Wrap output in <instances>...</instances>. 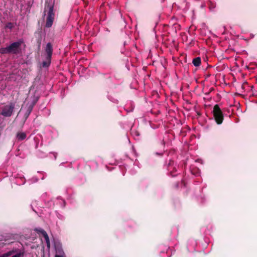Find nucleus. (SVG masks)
<instances>
[{
  "label": "nucleus",
  "instance_id": "f257e3e1",
  "mask_svg": "<svg viewBox=\"0 0 257 257\" xmlns=\"http://www.w3.org/2000/svg\"><path fill=\"white\" fill-rule=\"evenodd\" d=\"M23 40H19L11 44L9 46L0 48V53L2 54H13L17 55L21 52V45Z\"/></svg>",
  "mask_w": 257,
  "mask_h": 257
},
{
  "label": "nucleus",
  "instance_id": "ddd939ff",
  "mask_svg": "<svg viewBox=\"0 0 257 257\" xmlns=\"http://www.w3.org/2000/svg\"><path fill=\"white\" fill-rule=\"evenodd\" d=\"M15 252H16V249H13L7 252L6 253L2 254V255H0V257H9V256H11L13 254H14V253H15Z\"/></svg>",
  "mask_w": 257,
  "mask_h": 257
},
{
  "label": "nucleus",
  "instance_id": "2eb2a0df",
  "mask_svg": "<svg viewBox=\"0 0 257 257\" xmlns=\"http://www.w3.org/2000/svg\"><path fill=\"white\" fill-rule=\"evenodd\" d=\"M208 7L210 10H212L215 8L216 5L211 2H209Z\"/></svg>",
  "mask_w": 257,
  "mask_h": 257
},
{
  "label": "nucleus",
  "instance_id": "aec40b11",
  "mask_svg": "<svg viewBox=\"0 0 257 257\" xmlns=\"http://www.w3.org/2000/svg\"><path fill=\"white\" fill-rule=\"evenodd\" d=\"M12 25V23H10L8 24V25L7 26V27H9V28H11Z\"/></svg>",
  "mask_w": 257,
  "mask_h": 257
},
{
  "label": "nucleus",
  "instance_id": "423d86ee",
  "mask_svg": "<svg viewBox=\"0 0 257 257\" xmlns=\"http://www.w3.org/2000/svg\"><path fill=\"white\" fill-rule=\"evenodd\" d=\"M45 51L46 53L45 57H47L48 58H52L53 52V46L51 43H47L45 49Z\"/></svg>",
  "mask_w": 257,
  "mask_h": 257
},
{
  "label": "nucleus",
  "instance_id": "39448f33",
  "mask_svg": "<svg viewBox=\"0 0 257 257\" xmlns=\"http://www.w3.org/2000/svg\"><path fill=\"white\" fill-rule=\"evenodd\" d=\"M167 169L169 171V174L172 177H175L176 176V174H173L174 172L176 171V169L174 167V161L170 160L167 164Z\"/></svg>",
  "mask_w": 257,
  "mask_h": 257
},
{
  "label": "nucleus",
  "instance_id": "9b49d317",
  "mask_svg": "<svg viewBox=\"0 0 257 257\" xmlns=\"http://www.w3.org/2000/svg\"><path fill=\"white\" fill-rule=\"evenodd\" d=\"M192 63L196 67L200 66L201 64V58L199 57L194 58L192 60Z\"/></svg>",
  "mask_w": 257,
  "mask_h": 257
},
{
  "label": "nucleus",
  "instance_id": "f3484780",
  "mask_svg": "<svg viewBox=\"0 0 257 257\" xmlns=\"http://www.w3.org/2000/svg\"><path fill=\"white\" fill-rule=\"evenodd\" d=\"M65 254H56L55 257H65Z\"/></svg>",
  "mask_w": 257,
  "mask_h": 257
},
{
  "label": "nucleus",
  "instance_id": "9d476101",
  "mask_svg": "<svg viewBox=\"0 0 257 257\" xmlns=\"http://www.w3.org/2000/svg\"><path fill=\"white\" fill-rule=\"evenodd\" d=\"M26 134L24 132H19L17 134V139L19 141L25 140L26 138Z\"/></svg>",
  "mask_w": 257,
  "mask_h": 257
},
{
  "label": "nucleus",
  "instance_id": "6ab92c4d",
  "mask_svg": "<svg viewBox=\"0 0 257 257\" xmlns=\"http://www.w3.org/2000/svg\"><path fill=\"white\" fill-rule=\"evenodd\" d=\"M5 245L4 242H0V246H4Z\"/></svg>",
  "mask_w": 257,
  "mask_h": 257
},
{
  "label": "nucleus",
  "instance_id": "a211bd4d",
  "mask_svg": "<svg viewBox=\"0 0 257 257\" xmlns=\"http://www.w3.org/2000/svg\"><path fill=\"white\" fill-rule=\"evenodd\" d=\"M38 48H39V49H40V46H41V40H38Z\"/></svg>",
  "mask_w": 257,
  "mask_h": 257
},
{
  "label": "nucleus",
  "instance_id": "f03ea898",
  "mask_svg": "<svg viewBox=\"0 0 257 257\" xmlns=\"http://www.w3.org/2000/svg\"><path fill=\"white\" fill-rule=\"evenodd\" d=\"M48 12L46 18L45 27L50 28L52 27L55 19V13L54 12V6L52 5L48 4L45 7L44 15H46V12Z\"/></svg>",
  "mask_w": 257,
  "mask_h": 257
},
{
  "label": "nucleus",
  "instance_id": "7ed1b4c3",
  "mask_svg": "<svg viewBox=\"0 0 257 257\" xmlns=\"http://www.w3.org/2000/svg\"><path fill=\"white\" fill-rule=\"evenodd\" d=\"M212 113L216 122L218 124H221L224 119V116L223 113L218 104H215L214 106Z\"/></svg>",
  "mask_w": 257,
  "mask_h": 257
},
{
  "label": "nucleus",
  "instance_id": "dca6fc26",
  "mask_svg": "<svg viewBox=\"0 0 257 257\" xmlns=\"http://www.w3.org/2000/svg\"><path fill=\"white\" fill-rule=\"evenodd\" d=\"M43 237H44L46 243L50 242L49 238L47 233L45 234V235H44Z\"/></svg>",
  "mask_w": 257,
  "mask_h": 257
},
{
  "label": "nucleus",
  "instance_id": "f8f14e48",
  "mask_svg": "<svg viewBox=\"0 0 257 257\" xmlns=\"http://www.w3.org/2000/svg\"><path fill=\"white\" fill-rule=\"evenodd\" d=\"M56 254H65L64 252L60 245H55Z\"/></svg>",
  "mask_w": 257,
  "mask_h": 257
},
{
  "label": "nucleus",
  "instance_id": "412c9836",
  "mask_svg": "<svg viewBox=\"0 0 257 257\" xmlns=\"http://www.w3.org/2000/svg\"><path fill=\"white\" fill-rule=\"evenodd\" d=\"M47 247H50V242H47Z\"/></svg>",
  "mask_w": 257,
  "mask_h": 257
},
{
  "label": "nucleus",
  "instance_id": "1a4fd4ad",
  "mask_svg": "<svg viewBox=\"0 0 257 257\" xmlns=\"http://www.w3.org/2000/svg\"><path fill=\"white\" fill-rule=\"evenodd\" d=\"M51 59L52 58H48L47 57H45V59L44 60L42 63V67L44 68L48 67L51 63Z\"/></svg>",
  "mask_w": 257,
  "mask_h": 257
},
{
  "label": "nucleus",
  "instance_id": "20e7f679",
  "mask_svg": "<svg viewBox=\"0 0 257 257\" xmlns=\"http://www.w3.org/2000/svg\"><path fill=\"white\" fill-rule=\"evenodd\" d=\"M15 106V103L12 102L5 105L2 108L1 114L5 117H10L13 113Z\"/></svg>",
  "mask_w": 257,
  "mask_h": 257
},
{
  "label": "nucleus",
  "instance_id": "0eeeda50",
  "mask_svg": "<svg viewBox=\"0 0 257 257\" xmlns=\"http://www.w3.org/2000/svg\"><path fill=\"white\" fill-rule=\"evenodd\" d=\"M35 102H33V103L30 104L28 106L27 110L24 114V118H25L24 121H25L27 120V119L28 118V117L29 116L30 113H31V112L33 109V107H34V106L35 105Z\"/></svg>",
  "mask_w": 257,
  "mask_h": 257
},
{
  "label": "nucleus",
  "instance_id": "6e6552de",
  "mask_svg": "<svg viewBox=\"0 0 257 257\" xmlns=\"http://www.w3.org/2000/svg\"><path fill=\"white\" fill-rule=\"evenodd\" d=\"M13 249H16V252L11 257H23L25 253L24 249L13 248Z\"/></svg>",
  "mask_w": 257,
  "mask_h": 257
},
{
  "label": "nucleus",
  "instance_id": "4468645a",
  "mask_svg": "<svg viewBox=\"0 0 257 257\" xmlns=\"http://www.w3.org/2000/svg\"><path fill=\"white\" fill-rule=\"evenodd\" d=\"M35 231L37 232L38 233H40L42 234L43 236L45 235V234L47 233V232L42 228H35Z\"/></svg>",
  "mask_w": 257,
  "mask_h": 257
}]
</instances>
